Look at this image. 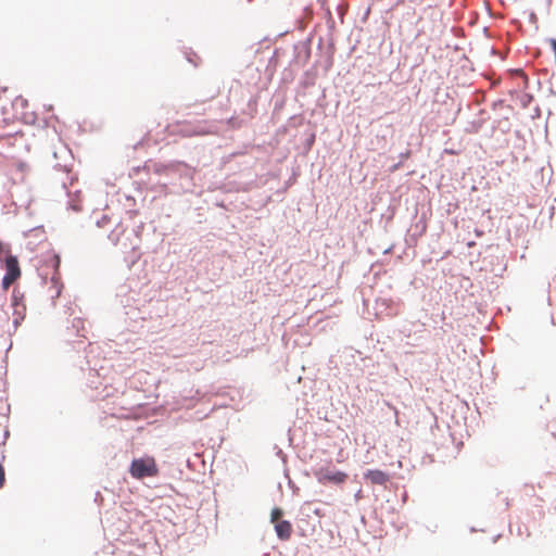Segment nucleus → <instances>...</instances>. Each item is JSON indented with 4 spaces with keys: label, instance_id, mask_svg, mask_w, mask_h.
<instances>
[{
    "label": "nucleus",
    "instance_id": "obj_1",
    "mask_svg": "<svg viewBox=\"0 0 556 556\" xmlns=\"http://www.w3.org/2000/svg\"><path fill=\"white\" fill-rule=\"evenodd\" d=\"M129 472L135 479L155 477L159 475V468L155 459L151 456L135 458L131 462Z\"/></svg>",
    "mask_w": 556,
    "mask_h": 556
},
{
    "label": "nucleus",
    "instance_id": "obj_2",
    "mask_svg": "<svg viewBox=\"0 0 556 556\" xmlns=\"http://www.w3.org/2000/svg\"><path fill=\"white\" fill-rule=\"evenodd\" d=\"M314 475L321 484L332 483L340 485L348 480V473L328 467H321L315 470Z\"/></svg>",
    "mask_w": 556,
    "mask_h": 556
},
{
    "label": "nucleus",
    "instance_id": "obj_3",
    "mask_svg": "<svg viewBox=\"0 0 556 556\" xmlns=\"http://www.w3.org/2000/svg\"><path fill=\"white\" fill-rule=\"evenodd\" d=\"M5 275L2 279V288L8 290L21 276V268L16 256L9 255L5 257Z\"/></svg>",
    "mask_w": 556,
    "mask_h": 556
},
{
    "label": "nucleus",
    "instance_id": "obj_4",
    "mask_svg": "<svg viewBox=\"0 0 556 556\" xmlns=\"http://www.w3.org/2000/svg\"><path fill=\"white\" fill-rule=\"evenodd\" d=\"M27 173L26 163L15 160L13 157L10 159V163H8L7 172H4V176L13 184H18L24 181Z\"/></svg>",
    "mask_w": 556,
    "mask_h": 556
},
{
    "label": "nucleus",
    "instance_id": "obj_5",
    "mask_svg": "<svg viewBox=\"0 0 556 556\" xmlns=\"http://www.w3.org/2000/svg\"><path fill=\"white\" fill-rule=\"evenodd\" d=\"M364 478L368 480L371 484L383 485L389 481V476L387 472L380 469L368 470L365 472Z\"/></svg>",
    "mask_w": 556,
    "mask_h": 556
},
{
    "label": "nucleus",
    "instance_id": "obj_6",
    "mask_svg": "<svg viewBox=\"0 0 556 556\" xmlns=\"http://www.w3.org/2000/svg\"><path fill=\"white\" fill-rule=\"evenodd\" d=\"M16 139V135H10L7 137H0V148L3 144L12 146V140ZM8 163H10V159L7 157L1 151H0V174L4 175V172H7Z\"/></svg>",
    "mask_w": 556,
    "mask_h": 556
},
{
    "label": "nucleus",
    "instance_id": "obj_7",
    "mask_svg": "<svg viewBox=\"0 0 556 556\" xmlns=\"http://www.w3.org/2000/svg\"><path fill=\"white\" fill-rule=\"evenodd\" d=\"M275 530L277 533V536L280 540H289L292 534V526L287 520H281L275 523Z\"/></svg>",
    "mask_w": 556,
    "mask_h": 556
},
{
    "label": "nucleus",
    "instance_id": "obj_8",
    "mask_svg": "<svg viewBox=\"0 0 556 556\" xmlns=\"http://www.w3.org/2000/svg\"><path fill=\"white\" fill-rule=\"evenodd\" d=\"M282 510L278 507L274 508L270 514V520L274 523H277L278 521H281L280 518L282 516Z\"/></svg>",
    "mask_w": 556,
    "mask_h": 556
},
{
    "label": "nucleus",
    "instance_id": "obj_9",
    "mask_svg": "<svg viewBox=\"0 0 556 556\" xmlns=\"http://www.w3.org/2000/svg\"><path fill=\"white\" fill-rule=\"evenodd\" d=\"M4 482H5L4 468H3V466L0 464V489L3 486Z\"/></svg>",
    "mask_w": 556,
    "mask_h": 556
},
{
    "label": "nucleus",
    "instance_id": "obj_10",
    "mask_svg": "<svg viewBox=\"0 0 556 556\" xmlns=\"http://www.w3.org/2000/svg\"><path fill=\"white\" fill-rule=\"evenodd\" d=\"M59 263H60V258H59V256H55V264H56V266H59Z\"/></svg>",
    "mask_w": 556,
    "mask_h": 556
}]
</instances>
